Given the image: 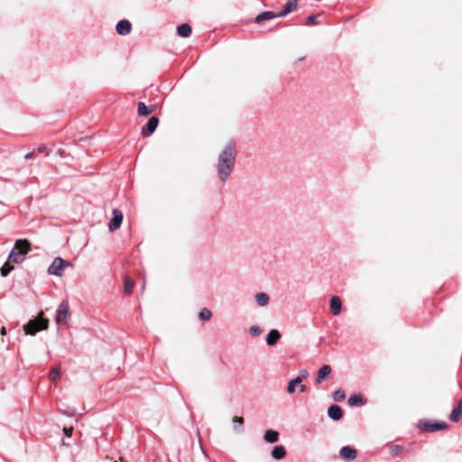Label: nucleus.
<instances>
[{"label": "nucleus", "instance_id": "obj_1", "mask_svg": "<svg viewBox=\"0 0 462 462\" xmlns=\"http://www.w3.org/2000/svg\"><path fill=\"white\" fill-rule=\"evenodd\" d=\"M236 151L233 143L225 145L217 159V175L221 181H226L231 175L236 163Z\"/></svg>", "mask_w": 462, "mask_h": 462}, {"label": "nucleus", "instance_id": "obj_2", "mask_svg": "<svg viewBox=\"0 0 462 462\" xmlns=\"http://www.w3.org/2000/svg\"><path fill=\"white\" fill-rule=\"evenodd\" d=\"M31 251V244L27 239H18L11 250L8 260L14 263H21L24 261L25 255Z\"/></svg>", "mask_w": 462, "mask_h": 462}, {"label": "nucleus", "instance_id": "obj_3", "mask_svg": "<svg viewBox=\"0 0 462 462\" xmlns=\"http://www.w3.org/2000/svg\"><path fill=\"white\" fill-rule=\"evenodd\" d=\"M43 313L41 312L37 319L30 320L24 327L25 334L34 335L36 332L44 330L48 328L49 319L42 317Z\"/></svg>", "mask_w": 462, "mask_h": 462}, {"label": "nucleus", "instance_id": "obj_4", "mask_svg": "<svg viewBox=\"0 0 462 462\" xmlns=\"http://www.w3.org/2000/svg\"><path fill=\"white\" fill-rule=\"evenodd\" d=\"M72 266V263L65 261L61 257L54 258L53 262L48 268V273L50 275H54L58 277H61L63 275V272L67 267Z\"/></svg>", "mask_w": 462, "mask_h": 462}, {"label": "nucleus", "instance_id": "obj_5", "mask_svg": "<svg viewBox=\"0 0 462 462\" xmlns=\"http://www.w3.org/2000/svg\"><path fill=\"white\" fill-rule=\"evenodd\" d=\"M69 315V305L68 300H62L56 311L55 321L57 324L66 323V320Z\"/></svg>", "mask_w": 462, "mask_h": 462}, {"label": "nucleus", "instance_id": "obj_6", "mask_svg": "<svg viewBox=\"0 0 462 462\" xmlns=\"http://www.w3.org/2000/svg\"><path fill=\"white\" fill-rule=\"evenodd\" d=\"M123 218H124L123 213L119 209L114 208L113 209V217L110 220L109 225H108L109 231L114 232V231L117 230L122 225Z\"/></svg>", "mask_w": 462, "mask_h": 462}, {"label": "nucleus", "instance_id": "obj_7", "mask_svg": "<svg viewBox=\"0 0 462 462\" xmlns=\"http://www.w3.org/2000/svg\"><path fill=\"white\" fill-rule=\"evenodd\" d=\"M159 119L156 116H152L147 124L142 128V134L143 136H150L157 128Z\"/></svg>", "mask_w": 462, "mask_h": 462}, {"label": "nucleus", "instance_id": "obj_8", "mask_svg": "<svg viewBox=\"0 0 462 462\" xmlns=\"http://www.w3.org/2000/svg\"><path fill=\"white\" fill-rule=\"evenodd\" d=\"M340 457L346 461H353L356 457V450L349 446H344L340 449Z\"/></svg>", "mask_w": 462, "mask_h": 462}, {"label": "nucleus", "instance_id": "obj_9", "mask_svg": "<svg viewBox=\"0 0 462 462\" xmlns=\"http://www.w3.org/2000/svg\"><path fill=\"white\" fill-rule=\"evenodd\" d=\"M447 428H448V424L445 421L424 423V430L429 432H435L438 430H445Z\"/></svg>", "mask_w": 462, "mask_h": 462}, {"label": "nucleus", "instance_id": "obj_10", "mask_svg": "<svg viewBox=\"0 0 462 462\" xmlns=\"http://www.w3.org/2000/svg\"><path fill=\"white\" fill-rule=\"evenodd\" d=\"M132 29L131 23L127 20H121L116 24V32L120 35H127Z\"/></svg>", "mask_w": 462, "mask_h": 462}, {"label": "nucleus", "instance_id": "obj_11", "mask_svg": "<svg viewBox=\"0 0 462 462\" xmlns=\"http://www.w3.org/2000/svg\"><path fill=\"white\" fill-rule=\"evenodd\" d=\"M156 106L154 105L147 106L143 102H138L137 104V114L139 116H147L154 112Z\"/></svg>", "mask_w": 462, "mask_h": 462}, {"label": "nucleus", "instance_id": "obj_12", "mask_svg": "<svg viewBox=\"0 0 462 462\" xmlns=\"http://www.w3.org/2000/svg\"><path fill=\"white\" fill-rule=\"evenodd\" d=\"M341 300L338 296H332L329 301L330 311L334 316L341 312Z\"/></svg>", "mask_w": 462, "mask_h": 462}, {"label": "nucleus", "instance_id": "obj_13", "mask_svg": "<svg viewBox=\"0 0 462 462\" xmlns=\"http://www.w3.org/2000/svg\"><path fill=\"white\" fill-rule=\"evenodd\" d=\"M328 417L333 420H339L343 416L342 409L338 405H331L328 410Z\"/></svg>", "mask_w": 462, "mask_h": 462}, {"label": "nucleus", "instance_id": "obj_14", "mask_svg": "<svg viewBox=\"0 0 462 462\" xmlns=\"http://www.w3.org/2000/svg\"><path fill=\"white\" fill-rule=\"evenodd\" d=\"M331 373V367L328 365H325L320 367L318 371V375L316 378V383L319 384L321 382Z\"/></svg>", "mask_w": 462, "mask_h": 462}, {"label": "nucleus", "instance_id": "obj_15", "mask_svg": "<svg viewBox=\"0 0 462 462\" xmlns=\"http://www.w3.org/2000/svg\"><path fill=\"white\" fill-rule=\"evenodd\" d=\"M297 6H298V5H297L296 0H290L286 3L284 8L281 12L278 13L277 16H279V17L284 16V15L290 14L291 12L295 11Z\"/></svg>", "mask_w": 462, "mask_h": 462}, {"label": "nucleus", "instance_id": "obj_16", "mask_svg": "<svg viewBox=\"0 0 462 462\" xmlns=\"http://www.w3.org/2000/svg\"><path fill=\"white\" fill-rule=\"evenodd\" d=\"M254 300L259 307H265L269 304L270 297L265 292H257L254 295Z\"/></svg>", "mask_w": 462, "mask_h": 462}, {"label": "nucleus", "instance_id": "obj_17", "mask_svg": "<svg viewBox=\"0 0 462 462\" xmlns=\"http://www.w3.org/2000/svg\"><path fill=\"white\" fill-rule=\"evenodd\" d=\"M280 338V332L277 329H272L266 337V344L268 346H274Z\"/></svg>", "mask_w": 462, "mask_h": 462}, {"label": "nucleus", "instance_id": "obj_18", "mask_svg": "<svg viewBox=\"0 0 462 462\" xmlns=\"http://www.w3.org/2000/svg\"><path fill=\"white\" fill-rule=\"evenodd\" d=\"M277 15H278V13L266 11V12H263V13H261L260 14H258L255 18V22L257 23H262L264 21L271 20L273 18H277L278 17Z\"/></svg>", "mask_w": 462, "mask_h": 462}, {"label": "nucleus", "instance_id": "obj_19", "mask_svg": "<svg viewBox=\"0 0 462 462\" xmlns=\"http://www.w3.org/2000/svg\"><path fill=\"white\" fill-rule=\"evenodd\" d=\"M191 27L189 23H182L178 26L177 33L179 36L186 38L191 34Z\"/></svg>", "mask_w": 462, "mask_h": 462}, {"label": "nucleus", "instance_id": "obj_20", "mask_svg": "<svg viewBox=\"0 0 462 462\" xmlns=\"http://www.w3.org/2000/svg\"><path fill=\"white\" fill-rule=\"evenodd\" d=\"M263 439L268 443L277 442L279 439V433L273 430H267L264 433Z\"/></svg>", "mask_w": 462, "mask_h": 462}, {"label": "nucleus", "instance_id": "obj_21", "mask_svg": "<svg viewBox=\"0 0 462 462\" xmlns=\"http://www.w3.org/2000/svg\"><path fill=\"white\" fill-rule=\"evenodd\" d=\"M271 454L274 459L280 460L285 457L286 450L283 446H275Z\"/></svg>", "mask_w": 462, "mask_h": 462}, {"label": "nucleus", "instance_id": "obj_22", "mask_svg": "<svg viewBox=\"0 0 462 462\" xmlns=\"http://www.w3.org/2000/svg\"><path fill=\"white\" fill-rule=\"evenodd\" d=\"M462 417V402H459L458 405L453 409L449 415V420L452 421H458Z\"/></svg>", "mask_w": 462, "mask_h": 462}, {"label": "nucleus", "instance_id": "obj_23", "mask_svg": "<svg viewBox=\"0 0 462 462\" xmlns=\"http://www.w3.org/2000/svg\"><path fill=\"white\" fill-rule=\"evenodd\" d=\"M347 402L350 406H361L365 404V401L361 395L353 394L348 398Z\"/></svg>", "mask_w": 462, "mask_h": 462}, {"label": "nucleus", "instance_id": "obj_24", "mask_svg": "<svg viewBox=\"0 0 462 462\" xmlns=\"http://www.w3.org/2000/svg\"><path fill=\"white\" fill-rule=\"evenodd\" d=\"M301 382H302V379L300 376L291 380L288 383V385H287V392H288V393H290V394L294 393L295 390H296V386L300 384Z\"/></svg>", "mask_w": 462, "mask_h": 462}, {"label": "nucleus", "instance_id": "obj_25", "mask_svg": "<svg viewBox=\"0 0 462 462\" xmlns=\"http://www.w3.org/2000/svg\"><path fill=\"white\" fill-rule=\"evenodd\" d=\"M124 285H125V292L126 294H130L132 292V291H133L134 286V281L132 278L125 277V278Z\"/></svg>", "mask_w": 462, "mask_h": 462}, {"label": "nucleus", "instance_id": "obj_26", "mask_svg": "<svg viewBox=\"0 0 462 462\" xmlns=\"http://www.w3.org/2000/svg\"><path fill=\"white\" fill-rule=\"evenodd\" d=\"M12 262H9V260L7 259V261L5 262V263L2 266L0 272H1V275L5 277L9 274V273L14 269V266L12 265Z\"/></svg>", "mask_w": 462, "mask_h": 462}, {"label": "nucleus", "instance_id": "obj_27", "mask_svg": "<svg viewBox=\"0 0 462 462\" xmlns=\"http://www.w3.org/2000/svg\"><path fill=\"white\" fill-rule=\"evenodd\" d=\"M60 366L53 367L51 370L50 374H49L50 379L52 382H57L60 379Z\"/></svg>", "mask_w": 462, "mask_h": 462}, {"label": "nucleus", "instance_id": "obj_28", "mask_svg": "<svg viewBox=\"0 0 462 462\" xmlns=\"http://www.w3.org/2000/svg\"><path fill=\"white\" fill-rule=\"evenodd\" d=\"M211 317H212V312L207 308L202 309L199 313V319L204 320V321L209 320L211 319Z\"/></svg>", "mask_w": 462, "mask_h": 462}, {"label": "nucleus", "instance_id": "obj_29", "mask_svg": "<svg viewBox=\"0 0 462 462\" xmlns=\"http://www.w3.org/2000/svg\"><path fill=\"white\" fill-rule=\"evenodd\" d=\"M346 398V393L343 390L337 389L333 393V399L335 402H342Z\"/></svg>", "mask_w": 462, "mask_h": 462}, {"label": "nucleus", "instance_id": "obj_30", "mask_svg": "<svg viewBox=\"0 0 462 462\" xmlns=\"http://www.w3.org/2000/svg\"><path fill=\"white\" fill-rule=\"evenodd\" d=\"M233 422L235 424L234 428L236 430L239 432L243 431L244 419L242 417H235L233 419Z\"/></svg>", "mask_w": 462, "mask_h": 462}, {"label": "nucleus", "instance_id": "obj_31", "mask_svg": "<svg viewBox=\"0 0 462 462\" xmlns=\"http://www.w3.org/2000/svg\"><path fill=\"white\" fill-rule=\"evenodd\" d=\"M249 332L253 337H258L262 334L263 330L258 326H252L249 329Z\"/></svg>", "mask_w": 462, "mask_h": 462}, {"label": "nucleus", "instance_id": "obj_32", "mask_svg": "<svg viewBox=\"0 0 462 462\" xmlns=\"http://www.w3.org/2000/svg\"><path fill=\"white\" fill-rule=\"evenodd\" d=\"M402 446H393L390 448V453L392 456H397L400 452H402Z\"/></svg>", "mask_w": 462, "mask_h": 462}, {"label": "nucleus", "instance_id": "obj_33", "mask_svg": "<svg viewBox=\"0 0 462 462\" xmlns=\"http://www.w3.org/2000/svg\"><path fill=\"white\" fill-rule=\"evenodd\" d=\"M317 15H309L307 18L308 24H315L317 23Z\"/></svg>", "mask_w": 462, "mask_h": 462}, {"label": "nucleus", "instance_id": "obj_34", "mask_svg": "<svg viewBox=\"0 0 462 462\" xmlns=\"http://www.w3.org/2000/svg\"><path fill=\"white\" fill-rule=\"evenodd\" d=\"M63 431H64V434H65L67 437H70V436H71V434H72L73 429H72V428H64V429H63Z\"/></svg>", "mask_w": 462, "mask_h": 462}, {"label": "nucleus", "instance_id": "obj_35", "mask_svg": "<svg viewBox=\"0 0 462 462\" xmlns=\"http://www.w3.org/2000/svg\"><path fill=\"white\" fill-rule=\"evenodd\" d=\"M298 386H299L300 393H304L306 391V385L300 383Z\"/></svg>", "mask_w": 462, "mask_h": 462}, {"label": "nucleus", "instance_id": "obj_36", "mask_svg": "<svg viewBox=\"0 0 462 462\" xmlns=\"http://www.w3.org/2000/svg\"><path fill=\"white\" fill-rule=\"evenodd\" d=\"M300 374H301V376H300V377H301V379H302V378L307 377V376H308V374H309V373H308V371H307V370H302V371H300Z\"/></svg>", "mask_w": 462, "mask_h": 462}, {"label": "nucleus", "instance_id": "obj_37", "mask_svg": "<svg viewBox=\"0 0 462 462\" xmlns=\"http://www.w3.org/2000/svg\"><path fill=\"white\" fill-rule=\"evenodd\" d=\"M0 334L1 336H5L6 335V329L5 327H2L1 329H0Z\"/></svg>", "mask_w": 462, "mask_h": 462}, {"label": "nucleus", "instance_id": "obj_38", "mask_svg": "<svg viewBox=\"0 0 462 462\" xmlns=\"http://www.w3.org/2000/svg\"><path fill=\"white\" fill-rule=\"evenodd\" d=\"M32 155H33V153H32V152H28V153L24 156V158H25L26 160H28V159L32 158Z\"/></svg>", "mask_w": 462, "mask_h": 462}]
</instances>
